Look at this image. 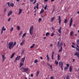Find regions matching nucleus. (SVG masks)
<instances>
[{
	"label": "nucleus",
	"instance_id": "7ed1b4c3",
	"mask_svg": "<svg viewBox=\"0 0 79 79\" xmlns=\"http://www.w3.org/2000/svg\"><path fill=\"white\" fill-rule=\"evenodd\" d=\"M34 31V27L32 26L30 28L29 32L30 35L33 34V31Z\"/></svg>",
	"mask_w": 79,
	"mask_h": 79
},
{
	"label": "nucleus",
	"instance_id": "de8ad7c7",
	"mask_svg": "<svg viewBox=\"0 0 79 79\" xmlns=\"http://www.w3.org/2000/svg\"><path fill=\"white\" fill-rule=\"evenodd\" d=\"M23 33V31H21L19 34V35H21V34Z\"/></svg>",
	"mask_w": 79,
	"mask_h": 79
},
{
	"label": "nucleus",
	"instance_id": "a18cd8bd",
	"mask_svg": "<svg viewBox=\"0 0 79 79\" xmlns=\"http://www.w3.org/2000/svg\"><path fill=\"white\" fill-rule=\"evenodd\" d=\"M36 2H37V1L36 0H35L34 2L33 3V4H35V3H36Z\"/></svg>",
	"mask_w": 79,
	"mask_h": 79
},
{
	"label": "nucleus",
	"instance_id": "6e6d98bb",
	"mask_svg": "<svg viewBox=\"0 0 79 79\" xmlns=\"http://www.w3.org/2000/svg\"><path fill=\"white\" fill-rule=\"evenodd\" d=\"M47 58V60H48V61H49L50 60V58L49 57H48Z\"/></svg>",
	"mask_w": 79,
	"mask_h": 79
},
{
	"label": "nucleus",
	"instance_id": "b1692460",
	"mask_svg": "<svg viewBox=\"0 0 79 79\" xmlns=\"http://www.w3.org/2000/svg\"><path fill=\"white\" fill-rule=\"evenodd\" d=\"M44 11V9H42L41 11L40 12V14H41V13H43Z\"/></svg>",
	"mask_w": 79,
	"mask_h": 79
},
{
	"label": "nucleus",
	"instance_id": "79ce46f5",
	"mask_svg": "<svg viewBox=\"0 0 79 79\" xmlns=\"http://www.w3.org/2000/svg\"><path fill=\"white\" fill-rule=\"evenodd\" d=\"M47 5H46L44 7V10H47Z\"/></svg>",
	"mask_w": 79,
	"mask_h": 79
},
{
	"label": "nucleus",
	"instance_id": "864d4df0",
	"mask_svg": "<svg viewBox=\"0 0 79 79\" xmlns=\"http://www.w3.org/2000/svg\"><path fill=\"white\" fill-rule=\"evenodd\" d=\"M54 77H51L50 79H53Z\"/></svg>",
	"mask_w": 79,
	"mask_h": 79
},
{
	"label": "nucleus",
	"instance_id": "4be33fe9",
	"mask_svg": "<svg viewBox=\"0 0 79 79\" xmlns=\"http://www.w3.org/2000/svg\"><path fill=\"white\" fill-rule=\"evenodd\" d=\"M74 34V32H73V31H72L70 32V36H72L73 35V34Z\"/></svg>",
	"mask_w": 79,
	"mask_h": 79
},
{
	"label": "nucleus",
	"instance_id": "5fc2aeb1",
	"mask_svg": "<svg viewBox=\"0 0 79 79\" xmlns=\"http://www.w3.org/2000/svg\"><path fill=\"white\" fill-rule=\"evenodd\" d=\"M33 76H34L33 74H31V77H33Z\"/></svg>",
	"mask_w": 79,
	"mask_h": 79
},
{
	"label": "nucleus",
	"instance_id": "680f3d73",
	"mask_svg": "<svg viewBox=\"0 0 79 79\" xmlns=\"http://www.w3.org/2000/svg\"><path fill=\"white\" fill-rule=\"evenodd\" d=\"M3 30H1V34H3Z\"/></svg>",
	"mask_w": 79,
	"mask_h": 79
},
{
	"label": "nucleus",
	"instance_id": "13d9d810",
	"mask_svg": "<svg viewBox=\"0 0 79 79\" xmlns=\"http://www.w3.org/2000/svg\"><path fill=\"white\" fill-rule=\"evenodd\" d=\"M52 46H53V45L52 44H50V47H52Z\"/></svg>",
	"mask_w": 79,
	"mask_h": 79
},
{
	"label": "nucleus",
	"instance_id": "72a5a7b5",
	"mask_svg": "<svg viewBox=\"0 0 79 79\" xmlns=\"http://www.w3.org/2000/svg\"><path fill=\"white\" fill-rule=\"evenodd\" d=\"M66 79H69V75H67L66 77Z\"/></svg>",
	"mask_w": 79,
	"mask_h": 79
},
{
	"label": "nucleus",
	"instance_id": "3c124183",
	"mask_svg": "<svg viewBox=\"0 0 79 79\" xmlns=\"http://www.w3.org/2000/svg\"><path fill=\"white\" fill-rule=\"evenodd\" d=\"M42 20V19L41 18H40L38 20L39 21H40Z\"/></svg>",
	"mask_w": 79,
	"mask_h": 79
},
{
	"label": "nucleus",
	"instance_id": "c756f323",
	"mask_svg": "<svg viewBox=\"0 0 79 79\" xmlns=\"http://www.w3.org/2000/svg\"><path fill=\"white\" fill-rule=\"evenodd\" d=\"M68 22V20L67 19H65L64 20V23H65V24L66 23H67Z\"/></svg>",
	"mask_w": 79,
	"mask_h": 79
},
{
	"label": "nucleus",
	"instance_id": "338daca9",
	"mask_svg": "<svg viewBox=\"0 0 79 79\" xmlns=\"http://www.w3.org/2000/svg\"><path fill=\"white\" fill-rule=\"evenodd\" d=\"M20 56H18V59H19V58H20Z\"/></svg>",
	"mask_w": 79,
	"mask_h": 79
},
{
	"label": "nucleus",
	"instance_id": "e433bc0d",
	"mask_svg": "<svg viewBox=\"0 0 79 79\" xmlns=\"http://www.w3.org/2000/svg\"><path fill=\"white\" fill-rule=\"evenodd\" d=\"M63 42H61L60 44V46L61 47V46H63Z\"/></svg>",
	"mask_w": 79,
	"mask_h": 79
},
{
	"label": "nucleus",
	"instance_id": "49530a36",
	"mask_svg": "<svg viewBox=\"0 0 79 79\" xmlns=\"http://www.w3.org/2000/svg\"><path fill=\"white\" fill-rule=\"evenodd\" d=\"M71 47H72V48H75V46H74V45H72Z\"/></svg>",
	"mask_w": 79,
	"mask_h": 79
},
{
	"label": "nucleus",
	"instance_id": "5701e85b",
	"mask_svg": "<svg viewBox=\"0 0 79 79\" xmlns=\"http://www.w3.org/2000/svg\"><path fill=\"white\" fill-rule=\"evenodd\" d=\"M23 65V62H20V67L19 68H21Z\"/></svg>",
	"mask_w": 79,
	"mask_h": 79
},
{
	"label": "nucleus",
	"instance_id": "393cba45",
	"mask_svg": "<svg viewBox=\"0 0 79 79\" xmlns=\"http://www.w3.org/2000/svg\"><path fill=\"white\" fill-rule=\"evenodd\" d=\"M2 31H6V28H5V27L4 26H3L2 27Z\"/></svg>",
	"mask_w": 79,
	"mask_h": 79
},
{
	"label": "nucleus",
	"instance_id": "39448f33",
	"mask_svg": "<svg viewBox=\"0 0 79 79\" xmlns=\"http://www.w3.org/2000/svg\"><path fill=\"white\" fill-rule=\"evenodd\" d=\"M10 2H7V5H8V6L10 8L11 6L13 7V6H14V4H13V3H10Z\"/></svg>",
	"mask_w": 79,
	"mask_h": 79
},
{
	"label": "nucleus",
	"instance_id": "c85d7f7f",
	"mask_svg": "<svg viewBox=\"0 0 79 79\" xmlns=\"http://www.w3.org/2000/svg\"><path fill=\"white\" fill-rule=\"evenodd\" d=\"M55 63L56 64V65H57V64H58V61L56 60L55 61Z\"/></svg>",
	"mask_w": 79,
	"mask_h": 79
},
{
	"label": "nucleus",
	"instance_id": "f704fd0d",
	"mask_svg": "<svg viewBox=\"0 0 79 79\" xmlns=\"http://www.w3.org/2000/svg\"><path fill=\"white\" fill-rule=\"evenodd\" d=\"M68 69V67H65L64 69V71H66V70H67V69Z\"/></svg>",
	"mask_w": 79,
	"mask_h": 79
},
{
	"label": "nucleus",
	"instance_id": "a878e982",
	"mask_svg": "<svg viewBox=\"0 0 79 79\" xmlns=\"http://www.w3.org/2000/svg\"><path fill=\"white\" fill-rule=\"evenodd\" d=\"M39 73H40L39 70H38V71H37V73L36 74V75L37 77L38 76H39Z\"/></svg>",
	"mask_w": 79,
	"mask_h": 79
},
{
	"label": "nucleus",
	"instance_id": "2f4dec72",
	"mask_svg": "<svg viewBox=\"0 0 79 79\" xmlns=\"http://www.w3.org/2000/svg\"><path fill=\"white\" fill-rule=\"evenodd\" d=\"M60 41H58L57 42V47H59V46H60Z\"/></svg>",
	"mask_w": 79,
	"mask_h": 79
},
{
	"label": "nucleus",
	"instance_id": "6ab92c4d",
	"mask_svg": "<svg viewBox=\"0 0 79 79\" xmlns=\"http://www.w3.org/2000/svg\"><path fill=\"white\" fill-rule=\"evenodd\" d=\"M22 11H23V10L21 9H20L19 10V11L18 13V15H20L21 13H22Z\"/></svg>",
	"mask_w": 79,
	"mask_h": 79
},
{
	"label": "nucleus",
	"instance_id": "052dcab7",
	"mask_svg": "<svg viewBox=\"0 0 79 79\" xmlns=\"http://www.w3.org/2000/svg\"><path fill=\"white\" fill-rule=\"evenodd\" d=\"M30 1L31 2H32L34 1V0H30Z\"/></svg>",
	"mask_w": 79,
	"mask_h": 79
},
{
	"label": "nucleus",
	"instance_id": "dca6fc26",
	"mask_svg": "<svg viewBox=\"0 0 79 79\" xmlns=\"http://www.w3.org/2000/svg\"><path fill=\"white\" fill-rule=\"evenodd\" d=\"M69 69L70 73H71L72 72V71H73V68H72V66H70Z\"/></svg>",
	"mask_w": 79,
	"mask_h": 79
},
{
	"label": "nucleus",
	"instance_id": "4468645a",
	"mask_svg": "<svg viewBox=\"0 0 79 79\" xmlns=\"http://www.w3.org/2000/svg\"><path fill=\"white\" fill-rule=\"evenodd\" d=\"M54 56V52H52V54L51 55V58L52 60H53V57Z\"/></svg>",
	"mask_w": 79,
	"mask_h": 79
},
{
	"label": "nucleus",
	"instance_id": "7c9ffc66",
	"mask_svg": "<svg viewBox=\"0 0 79 79\" xmlns=\"http://www.w3.org/2000/svg\"><path fill=\"white\" fill-rule=\"evenodd\" d=\"M50 35V33H49V32H47L46 34V36H48V35Z\"/></svg>",
	"mask_w": 79,
	"mask_h": 79
},
{
	"label": "nucleus",
	"instance_id": "6e6552de",
	"mask_svg": "<svg viewBox=\"0 0 79 79\" xmlns=\"http://www.w3.org/2000/svg\"><path fill=\"white\" fill-rule=\"evenodd\" d=\"M73 18L72 17L70 19V21L69 22V26L70 27H71V25H72V23H73Z\"/></svg>",
	"mask_w": 79,
	"mask_h": 79
},
{
	"label": "nucleus",
	"instance_id": "58836bf2",
	"mask_svg": "<svg viewBox=\"0 0 79 79\" xmlns=\"http://www.w3.org/2000/svg\"><path fill=\"white\" fill-rule=\"evenodd\" d=\"M51 37H53V35H54V33H52L51 34Z\"/></svg>",
	"mask_w": 79,
	"mask_h": 79
},
{
	"label": "nucleus",
	"instance_id": "37998d69",
	"mask_svg": "<svg viewBox=\"0 0 79 79\" xmlns=\"http://www.w3.org/2000/svg\"><path fill=\"white\" fill-rule=\"evenodd\" d=\"M13 30V27H12L10 29V32H12Z\"/></svg>",
	"mask_w": 79,
	"mask_h": 79
},
{
	"label": "nucleus",
	"instance_id": "bf43d9fd",
	"mask_svg": "<svg viewBox=\"0 0 79 79\" xmlns=\"http://www.w3.org/2000/svg\"><path fill=\"white\" fill-rule=\"evenodd\" d=\"M52 29L53 30V31H54L55 30V28L53 27H52Z\"/></svg>",
	"mask_w": 79,
	"mask_h": 79
},
{
	"label": "nucleus",
	"instance_id": "412c9836",
	"mask_svg": "<svg viewBox=\"0 0 79 79\" xmlns=\"http://www.w3.org/2000/svg\"><path fill=\"white\" fill-rule=\"evenodd\" d=\"M60 55L58 54V56H57V61H59L60 60Z\"/></svg>",
	"mask_w": 79,
	"mask_h": 79
},
{
	"label": "nucleus",
	"instance_id": "0eeeda50",
	"mask_svg": "<svg viewBox=\"0 0 79 79\" xmlns=\"http://www.w3.org/2000/svg\"><path fill=\"white\" fill-rule=\"evenodd\" d=\"M74 55L77 56V57H78V59L79 60V52H76Z\"/></svg>",
	"mask_w": 79,
	"mask_h": 79
},
{
	"label": "nucleus",
	"instance_id": "9d476101",
	"mask_svg": "<svg viewBox=\"0 0 79 79\" xmlns=\"http://www.w3.org/2000/svg\"><path fill=\"white\" fill-rule=\"evenodd\" d=\"M59 24H61V17L60 16H59Z\"/></svg>",
	"mask_w": 79,
	"mask_h": 79
},
{
	"label": "nucleus",
	"instance_id": "774afa93",
	"mask_svg": "<svg viewBox=\"0 0 79 79\" xmlns=\"http://www.w3.org/2000/svg\"><path fill=\"white\" fill-rule=\"evenodd\" d=\"M47 58H48V54H47Z\"/></svg>",
	"mask_w": 79,
	"mask_h": 79
},
{
	"label": "nucleus",
	"instance_id": "20e7f679",
	"mask_svg": "<svg viewBox=\"0 0 79 79\" xmlns=\"http://www.w3.org/2000/svg\"><path fill=\"white\" fill-rule=\"evenodd\" d=\"M59 66L61 67L62 70H63V63L61 62H59Z\"/></svg>",
	"mask_w": 79,
	"mask_h": 79
},
{
	"label": "nucleus",
	"instance_id": "9b49d317",
	"mask_svg": "<svg viewBox=\"0 0 79 79\" xmlns=\"http://www.w3.org/2000/svg\"><path fill=\"white\" fill-rule=\"evenodd\" d=\"M25 42V40H23V41L20 44V46H22V45H23L24 44Z\"/></svg>",
	"mask_w": 79,
	"mask_h": 79
},
{
	"label": "nucleus",
	"instance_id": "f8f14e48",
	"mask_svg": "<svg viewBox=\"0 0 79 79\" xmlns=\"http://www.w3.org/2000/svg\"><path fill=\"white\" fill-rule=\"evenodd\" d=\"M37 6H34V10H36V9H37L39 8V3H37Z\"/></svg>",
	"mask_w": 79,
	"mask_h": 79
},
{
	"label": "nucleus",
	"instance_id": "8fccbe9b",
	"mask_svg": "<svg viewBox=\"0 0 79 79\" xmlns=\"http://www.w3.org/2000/svg\"><path fill=\"white\" fill-rule=\"evenodd\" d=\"M72 45H75V46H76V45H75V43H74L72 42Z\"/></svg>",
	"mask_w": 79,
	"mask_h": 79
},
{
	"label": "nucleus",
	"instance_id": "ea45409f",
	"mask_svg": "<svg viewBox=\"0 0 79 79\" xmlns=\"http://www.w3.org/2000/svg\"><path fill=\"white\" fill-rule=\"evenodd\" d=\"M77 44H78V45H79V39L77 40Z\"/></svg>",
	"mask_w": 79,
	"mask_h": 79
},
{
	"label": "nucleus",
	"instance_id": "423d86ee",
	"mask_svg": "<svg viewBox=\"0 0 79 79\" xmlns=\"http://www.w3.org/2000/svg\"><path fill=\"white\" fill-rule=\"evenodd\" d=\"M2 62H3V61H4L6 60V57H5V55L3 54L2 55Z\"/></svg>",
	"mask_w": 79,
	"mask_h": 79
},
{
	"label": "nucleus",
	"instance_id": "f03ea898",
	"mask_svg": "<svg viewBox=\"0 0 79 79\" xmlns=\"http://www.w3.org/2000/svg\"><path fill=\"white\" fill-rule=\"evenodd\" d=\"M20 69L22 73H25L26 72H27V71L29 70V68H24V67H22L20 68Z\"/></svg>",
	"mask_w": 79,
	"mask_h": 79
},
{
	"label": "nucleus",
	"instance_id": "c03bdc74",
	"mask_svg": "<svg viewBox=\"0 0 79 79\" xmlns=\"http://www.w3.org/2000/svg\"><path fill=\"white\" fill-rule=\"evenodd\" d=\"M11 18H9L8 20V21H10V20H11Z\"/></svg>",
	"mask_w": 79,
	"mask_h": 79
},
{
	"label": "nucleus",
	"instance_id": "a19ab883",
	"mask_svg": "<svg viewBox=\"0 0 79 79\" xmlns=\"http://www.w3.org/2000/svg\"><path fill=\"white\" fill-rule=\"evenodd\" d=\"M38 62V60H35L34 61L35 63H37Z\"/></svg>",
	"mask_w": 79,
	"mask_h": 79
},
{
	"label": "nucleus",
	"instance_id": "69168bd1",
	"mask_svg": "<svg viewBox=\"0 0 79 79\" xmlns=\"http://www.w3.org/2000/svg\"><path fill=\"white\" fill-rule=\"evenodd\" d=\"M54 1H55V0H51V2H54Z\"/></svg>",
	"mask_w": 79,
	"mask_h": 79
},
{
	"label": "nucleus",
	"instance_id": "e2e57ef3",
	"mask_svg": "<svg viewBox=\"0 0 79 79\" xmlns=\"http://www.w3.org/2000/svg\"><path fill=\"white\" fill-rule=\"evenodd\" d=\"M6 8H5L4 9V11H5V12H6Z\"/></svg>",
	"mask_w": 79,
	"mask_h": 79
},
{
	"label": "nucleus",
	"instance_id": "aec40b11",
	"mask_svg": "<svg viewBox=\"0 0 79 79\" xmlns=\"http://www.w3.org/2000/svg\"><path fill=\"white\" fill-rule=\"evenodd\" d=\"M35 44H33L30 47V48L32 49L34 47V46H35Z\"/></svg>",
	"mask_w": 79,
	"mask_h": 79
},
{
	"label": "nucleus",
	"instance_id": "473e14b6",
	"mask_svg": "<svg viewBox=\"0 0 79 79\" xmlns=\"http://www.w3.org/2000/svg\"><path fill=\"white\" fill-rule=\"evenodd\" d=\"M24 50H22V52H21V54L22 55H23L24 54Z\"/></svg>",
	"mask_w": 79,
	"mask_h": 79
},
{
	"label": "nucleus",
	"instance_id": "4d7b16f0",
	"mask_svg": "<svg viewBox=\"0 0 79 79\" xmlns=\"http://www.w3.org/2000/svg\"><path fill=\"white\" fill-rule=\"evenodd\" d=\"M50 67L51 69H52V65H50Z\"/></svg>",
	"mask_w": 79,
	"mask_h": 79
},
{
	"label": "nucleus",
	"instance_id": "a211bd4d",
	"mask_svg": "<svg viewBox=\"0 0 79 79\" xmlns=\"http://www.w3.org/2000/svg\"><path fill=\"white\" fill-rule=\"evenodd\" d=\"M61 27H60L59 30H58V32L59 33L61 34Z\"/></svg>",
	"mask_w": 79,
	"mask_h": 79
},
{
	"label": "nucleus",
	"instance_id": "ddd939ff",
	"mask_svg": "<svg viewBox=\"0 0 79 79\" xmlns=\"http://www.w3.org/2000/svg\"><path fill=\"white\" fill-rule=\"evenodd\" d=\"M13 13V12H12V11L10 10L9 11V13L7 14V16H9L10 15H11V14Z\"/></svg>",
	"mask_w": 79,
	"mask_h": 79
},
{
	"label": "nucleus",
	"instance_id": "f257e3e1",
	"mask_svg": "<svg viewBox=\"0 0 79 79\" xmlns=\"http://www.w3.org/2000/svg\"><path fill=\"white\" fill-rule=\"evenodd\" d=\"M16 42H15L14 44L13 42H10L9 43V48L10 50H11V48H13L14 47V46L16 45Z\"/></svg>",
	"mask_w": 79,
	"mask_h": 79
},
{
	"label": "nucleus",
	"instance_id": "603ef678",
	"mask_svg": "<svg viewBox=\"0 0 79 79\" xmlns=\"http://www.w3.org/2000/svg\"><path fill=\"white\" fill-rule=\"evenodd\" d=\"M76 49L77 51H78L79 52V48H76Z\"/></svg>",
	"mask_w": 79,
	"mask_h": 79
},
{
	"label": "nucleus",
	"instance_id": "bb28decb",
	"mask_svg": "<svg viewBox=\"0 0 79 79\" xmlns=\"http://www.w3.org/2000/svg\"><path fill=\"white\" fill-rule=\"evenodd\" d=\"M18 59V56L15 59V60L14 61V62H16Z\"/></svg>",
	"mask_w": 79,
	"mask_h": 79
},
{
	"label": "nucleus",
	"instance_id": "cd10ccee",
	"mask_svg": "<svg viewBox=\"0 0 79 79\" xmlns=\"http://www.w3.org/2000/svg\"><path fill=\"white\" fill-rule=\"evenodd\" d=\"M17 29L18 31L20 30V27H19V26H17Z\"/></svg>",
	"mask_w": 79,
	"mask_h": 79
},
{
	"label": "nucleus",
	"instance_id": "09e8293b",
	"mask_svg": "<svg viewBox=\"0 0 79 79\" xmlns=\"http://www.w3.org/2000/svg\"><path fill=\"white\" fill-rule=\"evenodd\" d=\"M66 66H66V67H69V64H66Z\"/></svg>",
	"mask_w": 79,
	"mask_h": 79
},
{
	"label": "nucleus",
	"instance_id": "4c0bfd02",
	"mask_svg": "<svg viewBox=\"0 0 79 79\" xmlns=\"http://www.w3.org/2000/svg\"><path fill=\"white\" fill-rule=\"evenodd\" d=\"M51 21H52H52H53V20H54V17H52L51 18Z\"/></svg>",
	"mask_w": 79,
	"mask_h": 79
},
{
	"label": "nucleus",
	"instance_id": "0e129e2a",
	"mask_svg": "<svg viewBox=\"0 0 79 79\" xmlns=\"http://www.w3.org/2000/svg\"><path fill=\"white\" fill-rule=\"evenodd\" d=\"M77 47L78 48H79V46L78 45H77Z\"/></svg>",
	"mask_w": 79,
	"mask_h": 79
},
{
	"label": "nucleus",
	"instance_id": "c9c22d12",
	"mask_svg": "<svg viewBox=\"0 0 79 79\" xmlns=\"http://www.w3.org/2000/svg\"><path fill=\"white\" fill-rule=\"evenodd\" d=\"M26 35V33H25L22 36L23 38V37H25V36Z\"/></svg>",
	"mask_w": 79,
	"mask_h": 79
},
{
	"label": "nucleus",
	"instance_id": "2eb2a0df",
	"mask_svg": "<svg viewBox=\"0 0 79 79\" xmlns=\"http://www.w3.org/2000/svg\"><path fill=\"white\" fill-rule=\"evenodd\" d=\"M15 52H14L13 54H12L10 56V58H13V57L15 56Z\"/></svg>",
	"mask_w": 79,
	"mask_h": 79
},
{
	"label": "nucleus",
	"instance_id": "1a4fd4ad",
	"mask_svg": "<svg viewBox=\"0 0 79 79\" xmlns=\"http://www.w3.org/2000/svg\"><path fill=\"white\" fill-rule=\"evenodd\" d=\"M25 57H23L22 58H21V61L23 63H24V61H25Z\"/></svg>",
	"mask_w": 79,
	"mask_h": 79
},
{
	"label": "nucleus",
	"instance_id": "f3484780",
	"mask_svg": "<svg viewBox=\"0 0 79 79\" xmlns=\"http://www.w3.org/2000/svg\"><path fill=\"white\" fill-rule=\"evenodd\" d=\"M62 51L63 48L62 47V46H61L60 49L59 50V53H60V52H61Z\"/></svg>",
	"mask_w": 79,
	"mask_h": 79
}]
</instances>
